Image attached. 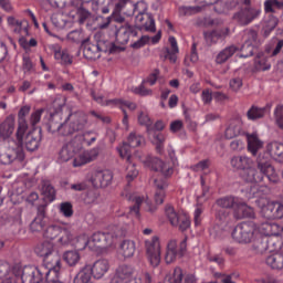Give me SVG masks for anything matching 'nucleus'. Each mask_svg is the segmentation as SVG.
I'll return each mask as SVG.
<instances>
[{
    "instance_id": "obj_28",
    "label": "nucleus",
    "mask_w": 283,
    "mask_h": 283,
    "mask_svg": "<svg viewBox=\"0 0 283 283\" xmlns=\"http://www.w3.org/2000/svg\"><path fill=\"white\" fill-rule=\"evenodd\" d=\"M19 273L10 271V264H0V283H19Z\"/></svg>"
},
{
    "instance_id": "obj_1",
    "label": "nucleus",
    "mask_w": 283,
    "mask_h": 283,
    "mask_svg": "<svg viewBox=\"0 0 283 283\" xmlns=\"http://www.w3.org/2000/svg\"><path fill=\"white\" fill-rule=\"evenodd\" d=\"M230 165L232 169L241 171L240 177L244 182L253 185L250 188V196L252 198H260V191L266 189V186H260V182H264V178H266L269 182H280V176H277L275 168L271 165L269 159L259 157L256 159V168H254L252 158L239 155L231 158Z\"/></svg>"
},
{
    "instance_id": "obj_59",
    "label": "nucleus",
    "mask_w": 283,
    "mask_h": 283,
    "mask_svg": "<svg viewBox=\"0 0 283 283\" xmlns=\"http://www.w3.org/2000/svg\"><path fill=\"white\" fill-rule=\"evenodd\" d=\"M270 154L274 158H283V144L274 142L270 145Z\"/></svg>"
},
{
    "instance_id": "obj_5",
    "label": "nucleus",
    "mask_w": 283,
    "mask_h": 283,
    "mask_svg": "<svg viewBox=\"0 0 283 283\" xmlns=\"http://www.w3.org/2000/svg\"><path fill=\"white\" fill-rule=\"evenodd\" d=\"M151 283V275L144 273L142 276L134 277V268L129 265H119L111 283Z\"/></svg>"
},
{
    "instance_id": "obj_21",
    "label": "nucleus",
    "mask_w": 283,
    "mask_h": 283,
    "mask_svg": "<svg viewBox=\"0 0 283 283\" xmlns=\"http://www.w3.org/2000/svg\"><path fill=\"white\" fill-rule=\"evenodd\" d=\"M101 154V148L95 147L88 150H84L80 155H77L73 160V167H83V165H87L90 163H94L98 155Z\"/></svg>"
},
{
    "instance_id": "obj_31",
    "label": "nucleus",
    "mask_w": 283,
    "mask_h": 283,
    "mask_svg": "<svg viewBox=\"0 0 283 283\" xmlns=\"http://www.w3.org/2000/svg\"><path fill=\"white\" fill-rule=\"evenodd\" d=\"M216 205L221 209H233L235 211L238 205H242V199L235 196H226L217 199Z\"/></svg>"
},
{
    "instance_id": "obj_55",
    "label": "nucleus",
    "mask_w": 283,
    "mask_h": 283,
    "mask_svg": "<svg viewBox=\"0 0 283 283\" xmlns=\"http://www.w3.org/2000/svg\"><path fill=\"white\" fill-rule=\"evenodd\" d=\"M48 224V221L43 219V217H35L34 220L30 224V230L34 232L43 231L45 230V226Z\"/></svg>"
},
{
    "instance_id": "obj_49",
    "label": "nucleus",
    "mask_w": 283,
    "mask_h": 283,
    "mask_svg": "<svg viewBox=\"0 0 283 283\" xmlns=\"http://www.w3.org/2000/svg\"><path fill=\"white\" fill-rule=\"evenodd\" d=\"M70 244H74L77 251H83L87 249V247L90 249V238L87 237V234H81L76 238L75 242H74V239H72Z\"/></svg>"
},
{
    "instance_id": "obj_7",
    "label": "nucleus",
    "mask_w": 283,
    "mask_h": 283,
    "mask_svg": "<svg viewBox=\"0 0 283 283\" xmlns=\"http://www.w3.org/2000/svg\"><path fill=\"white\" fill-rule=\"evenodd\" d=\"M43 238L46 240H56L61 247H67L72 242L74 234L70 228L63 227L61 224L52 223L49 224L43 232Z\"/></svg>"
},
{
    "instance_id": "obj_4",
    "label": "nucleus",
    "mask_w": 283,
    "mask_h": 283,
    "mask_svg": "<svg viewBox=\"0 0 283 283\" xmlns=\"http://www.w3.org/2000/svg\"><path fill=\"white\" fill-rule=\"evenodd\" d=\"M147 2L138 1L134 7L135 23L139 30H145L146 32H156V20L154 15L147 13Z\"/></svg>"
},
{
    "instance_id": "obj_53",
    "label": "nucleus",
    "mask_w": 283,
    "mask_h": 283,
    "mask_svg": "<svg viewBox=\"0 0 283 283\" xmlns=\"http://www.w3.org/2000/svg\"><path fill=\"white\" fill-rule=\"evenodd\" d=\"M255 52V45L244 42L241 48H239L238 57L239 59H249Z\"/></svg>"
},
{
    "instance_id": "obj_58",
    "label": "nucleus",
    "mask_w": 283,
    "mask_h": 283,
    "mask_svg": "<svg viewBox=\"0 0 283 283\" xmlns=\"http://www.w3.org/2000/svg\"><path fill=\"white\" fill-rule=\"evenodd\" d=\"M99 193L96 190H88L84 197V205H97Z\"/></svg>"
},
{
    "instance_id": "obj_42",
    "label": "nucleus",
    "mask_w": 283,
    "mask_h": 283,
    "mask_svg": "<svg viewBox=\"0 0 283 283\" xmlns=\"http://www.w3.org/2000/svg\"><path fill=\"white\" fill-rule=\"evenodd\" d=\"M268 242V251L273 253L274 251H280L283 247L282 235L280 234H272L271 237H265Z\"/></svg>"
},
{
    "instance_id": "obj_47",
    "label": "nucleus",
    "mask_w": 283,
    "mask_h": 283,
    "mask_svg": "<svg viewBox=\"0 0 283 283\" xmlns=\"http://www.w3.org/2000/svg\"><path fill=\"white\" fill-rule=\"evenodd\" d=\"M269 70H271L269 57L264 55H258L254 60V72H266Z\"/></svg>"
},
{
    "instance_id": "obj_27",
    "label": "nucleus",
    "mask_w": 283,
    "mask_h": 283,
    "mask_svg": "<svg viewBox=\"0 0 283 283\" xmlns=\"http://www.w3.org/2000/svg\"><path fill=\"white\" fill-rule=\"evenodd\" d=\"M247 142H248V151L252 155V156H258V151H260V149H262L264 147V142H262V139H260V136L258 135V133H248L245 135Z\"/></svg>"
},
{
    "instance_id": "obj_50",
    "label": "nucleus",
    "mask_w": 283,
    "mask_h": 283,
    "mask_svg": "<svg viewBox=\"0 0 283 283\" xmlns=\"http://www.w3.org/2000/svg\"><path fill=\"white\" fill-rule=\"evenodd\" d=\"M275 9L276 10H282L283 9V2L279 0H265L264 1V12L266 14H275Z\"/></svg>"
},
{
    "instance_id": "obj_2",
    "label": "nucleus",
    "mask_w": 283,
    "mask_h": 283,
    "mask_svg": "<svg viewBox=\"0 0 283 283\" xmlns=\"http://www.w3.org/2000/svg\"><path fill=\"white\" fill-rule=\"evenodd\" d=\"M34 253L39 258H43V264L39 268L25 265L20 270L18 275L22 283H40L45 280L43 275L57 277L60 273H63V262L61 255L54 251V243L50 241L40 242L35 245Z\"/></svg>"
},
{
    "instance_id": "obj_30",
    "label": "nucleus",
    "mask_w": 283,
    "mask_h": 283,
    "mask_svg": "<svg viewBox=\"0 0 283 283\" xmlns=\"http://www.w3.org/2000/svg\"><path fill=\"white\" fill-rule=\"evenodd\" d=\"M51 50L54 52V59L55 61H59L61 65H72L73 57L70 55V52L67 50H61V46L59 44H53L51 46Z\"/></svg>"
},
{
    "instance_id": "obj_33",
    "label": "nucleus",
    "mask_w": 283,
    "mask_h": 283,
    "mask_svg": "<svg viewBox=\"0 0 283 283\" xmlns=\"http://www.w3.org/2000/svg\"><path fill=\"white\" fill-rule=\"evenodd\" d=\"M83 55L88 61H96L101 59V46L91 42H83Z\"/></svg>"
},
{
    "instance_id": "obj_18",
    "label": "nucleus",
    "mask_w": 283,
    "mask_h": 283,
    "mask_svg": "<svg viewBox=\"0 0 283 283\" xmlns=\"http://www.w3.org/2000/svg\"><path fill=\"white\" fill-rule=\"evenodd\" d=\"M106 107H119V109H122V112L124 114L122 123H123V125H125V127H128L129 126V117L127 116L126 109H130L132 112H134V109H136V104H134V102L124 101L122 98H114V99H109L108 102H106Z\"/></svg>"
},
{
    "instance_id": "obj_19",
    "label": "nucleus",
    "mask_w": 283,
    "mask_h": 283,
    "mask_svg": "<svg viewBox=\"0 0 283 283\" xmlns=\"http://www.w3.org/2000/svg\"><path fill=\"white\" fill-rule=\"evenodd\" d=\"M256 238H271V235H281L283 227L273 222H263L261 224H255Z\"/></svg>"
},
{
    "instance_id": "obj_45",
    "label": "nucleus",
    "mask_w": 283,
    "mask_h": 283,
    "mask_svg": "<svg viewBox=\"0 0 283 283\" xmlns=\"http://www.w3.org/2000/svg\"><path fill=\"white\" fill-rule=\"evenodd\" d=\"M63 260L69 266H76L81 262V253L76 250L66 251L63 253Z\"/></svg>"
},
{
    "instance_id": "obj_56",
    "label": "nucleus",
    "mask_w": 283,
    "mask_h": 283,
    "mask_svg": "<svg viewBox=\"0 0 283 283\" xmlns=\"http://www.w3.org/2000/svg\"><path fill=\"white\" fill-rule=\"evenodd\" d=\"M61 120V116L59 115H52L51 119L49 122V132L51 134H56V132L60 134L61 127H63V124L59 123Z\"/></svg>"
},
{
    "instance_id": "obj_44",
    "label": "nucleus",
    "mask_w": 283,
    "mask_h": 283,
    "mask_svg": "<svg viewBox=\"0 0 283 283\" xmlns=\"http://www.w3.org/2000/svg\"><path fill=\"white\" fill-rule=\"evenodd\" d=\"M120 253L124 258H134V253H136V242L133 240H124L120 243Z\"/></svg>"
},
{
    "instance_id": "obj_25",
    "label": "nucleus",
    "mask_w": 283,
    "mask_h": 283,
    "mask_svg": "<svg viewBox=\"0 0 283 283\" xmlns=\"http://www.w3.org/2000/svg\"><path fill=\"white\" fill-rule=\"evenodd\" d=\"M146 132L150 143L155 145L157 154H164L165 142L167 140V136L160 132H154V129L151 128H149V130Z\"/></svg>"
},
{
    "instance_id": "obj_43",
    "label": "nucleus",
    "mask_w": 283,
    "mask_h": 283,
    "mask_svg": "<svg viewBox=\"0 0 283 283\" xmlns=\"http://www.w3.org/2000/svg\"><path fill=\"white\" fill-rule=\"evenodd\" d=\"M41 191L44 198L49 200V202H54L56 200V189L53 188L50 181L42 180Z\"/></svg>"
},
{
    "instance_id": "obj_3",
    "label": "nucleus",
    "mask_w": 283,
    "mask_h": 283,
    "mask_svg": "<svg viewBox=\"0 0 283 283\" xmlns=\"http://www.w3.org/2000/svg\"><path fill=\"white\" fill-rule=\"evenodd\" d=\"M144 140L145 138H143V136L136 135V133H130L128 136V143H123V145L117 148L120 158L128 163L126 168L127 182H132V180L138 177V169H136V166L132 164V147H140Z\"/></svg>"
},
{
    "instance_id": "obj_24",
    "label": "nucleus",
    "mask_w": 283,
    "mask_h": 283,
    "mask_svg": "<svg viewBox=\"0 0 283 283\" xmlns=\"http://www.w3.org/2000/svg\"><path fill=\"white\" fill-rule=\"evenodd\" d=\"M137 34L134 27H119L115 32V41L118 45H127L129 36H136Z\"/></svg>"
},
{
    "instance_id": "obj_15",
    "label": "nucleus",
    "mask_w": 283,
    "mask_h": 283,
    "mask_svg": "<svg viewBox=\"0 0 283 283\" xmlns=\"http://www.w3.org/2000/svg\"><path fill=\"white\" fill-rule=\"evenodd\" d=\"M187 251V239H184L180 244L176 240H170L167 244L166 251V263L171 264L176 260V258H182L185 252Z\"/></svg>"
},
{
    "instance_id": "obj_48",
    "label": "nucleus",
    "mask_w": 283,
    "mask_h": 283,
    "mask_svg": "<svg viewBox=\"0 0 283 283\" xmlns=\"http://www.w3.org/2000/svg\"><path fill=\"white\" fill-rule=\"evenodd\" d=\"M202 4L197 6H182L179 7L180 17H192V14H198L202 10Z\"/></svg>"
},
{
    "instance_id": "obj_41",
    "label": "nucleus",
    "mask_w": 283,
    "mask_h": 283,
    "mask_svg": "<svg viewBox=\"0 0 283 283\" xmlns=\"http://www.w3.org/2000/svg\"><path fill=\"white\" fill-rule=\"evenodd\" d=\"M241 132L242 123L240 122V119H233L227 127L224 136L228 140H231V138L240 136Z\"/></svg>"
},
{
    "instance_id": "obj_40",
    "label": "nucleus",
    "mask_w": 283,
    "mask_h": 283,
    "mask_svg": "<svg viewBox=\"0 0 283 283\" xmlns=\"http://www.w3.org/2000/svg\"><path fill=\"white\" fill-rule=\"evenodd\" d=\"M155 202L156 205H163L165 202V189H167V180L155 179Z\"/></svg>"
},
{
    "instance_id": "obj_57",
    "label": "nucleus",
    "mask_w": 283,
    "mask_h": 283,
    "mask_svg": "<svg viewBox=\"0 0 283 283\" xmlns=\"http://www.w3.org/2000/svg\"><path fill=\"white\" fill-rule=\"evenodd\" d=\"M243 41L254 46L258 45V31L253 29L247 30L243 35Z\"/></svg>"
},
{
    "instance_id": "obj_46",
    "label": "nucleus",
    "mask_w": 283,
    "mask_h": 283,
    "mask_svg": "<svg viewBox=\"0 0 283 283\" xmlns=\"http://www.w3.org/2000/svg\"><path fill=\"white\" fill-rule=\"evenodd\" d=\"M252 249L255 253H265L269 251V243L266 242V237H256L252 240Z\"/></svg>"
},
{
    "instance_id": "obj_14",
    "label": "nucleus",
    "mask_w": 283,
    "mask_h": 283,
    "mask_svg": "<svg viewBox=\"0 0 283 283\" xmlns=\"http://www.w3.org/2000/svg\"><path fill=\"white\" fill-rule=\"evenodd\" d=\"M125 197L127 200L134 203V206L130 207L129 213L130 216H135V218H140V205L147 206V211L154 212L155 208L151 206V201H149L148 198H145L144 196H139L136 193H126Z\"/></svg>"
},
{
    "instance_id": "obj_54",
    "label": "nucleus",
    "mask_w": 283,
    "mask_h": 283,
    "mask_svg": "<svg viewBox=\"0 0 283 283\" xmlns=\"http://www.w3.org/2000/svg\"><path fill=\"white\" fill-rule=\"evenodd\" d=\"M275 28H277V18H275L274 15H270L263 25L264 36H269V34H271L275 30Z\"/></svg>"
},
{
    "instance_id": "obj_37",
    "label": "nucleus",
    "mask_w": 283,
    "mask_h": 283,
    "mask_svg": "<svg viewBox=\"0 0 283 283\" xmlns=\"http://www.w3.org/2000/svg\"><path fill=\"white\" fill-rule=\"evenodd\" d=\"M150 167L154 171H160L166 178L174 174V168L165 164L160 158H153L150 160Z\"/></svg>"
},
{
    "instance_id": "obj_10",
    "label": "nucleus",
    "mask_w": 283,
    "mask_h": 283,
    "mask_svg": "<svg viewBox=\"0 0 283 283\" xmlns=\"http://www.w3.org/2000/svg\"><path fill=\"white\" fill-rule=\"evenodd\" d=\"M123 231L117 230L114 232H95L90 239V249L91 251H98V249H109L116 240L120 238Z\"/></svg>"
},
{
    "instance_id": "obj_35",
    "label": "nucleus",
    "mask_w": 283,
    "mask_h": 283,
    "mask_svg": "<svg viewBox=\"0 0 283 283\" xmlns=\"http://www.w3.org/2000/svg\"><path fill=\"white\" fill-rule=\"evenodd\" d=\"M233 213L237 220H242L244 218H253L255 216L253 208L249 207L247 202H244L242 199L241 203L237 205V208Z\"/></svg>"
},
{
    "instance_id": "obj_34",
    "label": "nucleus",
    "mask_w": 283,
    "mask_h": 283,
    "mask_svg": "<svg viewBox=\"0 0 283 283\" xmlns=\"http://www.w3.org/2000/svg\"><path fill=\"white\" fill-rule=\"evenodd\" d=\"M7 23L14 34H20L22 36L28 34V24H23V21L10 15L7 18Z\"/></svg>"
},
{
    "instance_id": "obj_60",
    "label": "nucleus",
    "mask_w": 283,
    "mask_h": 283,
    "mask_svg": "<svg viewBox=\"0 0 283 283\" xmlns=\"http://www.w3.org/2000/svg\"><path fill=\"white\" fill-rule=\"evenodd\" d=\"M261 213L266 220H273V201L261 205Z\"/></svg>"
},
{
    "instance_id": "obj_8",
    "label": "nucleus",
    "mask_w": 283,
    "mask_h": 283,
    "mask_svg": "<svg viewBox=\"0 0 283 283\" xmlns=\"http://www.w3.org/2000/svg\"><path fill=\"white\" fill-rule=\"evenodd\" d=\"M25 159V153H23V139L22 143L15 145L14 148L8 147V143L0 142V163L1 165H10L14 160L23 163Z\"/></svg>"
},
{
    "instance_id": "obj_36",
    "label": "nucleus",
    "mask_w": 283,
    "mask_h": 283,
    "mask_svg": "<svg viewBox=\"0 0 283 283\" xmlns=\"http://www.w3.org/2000/svg\"><path fill=\"white\" fill-rule=\"evenodd\" d=\"M169 44H170V49L166 48L164 50V59L168 61H170V63H176L178 56V52H180V50L178 49V41L174 38V36H169L168 39Z\"/></svg>"
},
{
    "instance_id": "obj_22",
    "label": "nucleus",
    "mask_w": 283,
    "mask_h": 283,
    "mask_svg": "<svg viewBox=\"0 0 283 283\" xmlns=\"http://www.w3.org/2000/svg\"><path fill=\"white\" fill-rule=\"evenodd\" d=\"M15 129V120L13 115H9L0 123V138H2L3 143L8 140V138L12 137Z\"/></svg>"
},
{
    "instance_id": "obj_11",
    "label": "nucleus",
    "mask_w": 283,
    "mask_h": 283,
    "mask_svg": "<svg viewBox=\"0 0 283 283\" xmlns=\"http://www.w3.org/2000/svg\"><path fill=\"white\" fill-rule=\"evenodd\" d=\"M166 217L168 218L171 227H178L180 231H187L191 227V219L186 213H178L172 206H166Z\"/></svg>"
},
{
    "instance_id": "obj_64",
    "label": "nucleus",
    "mask_w": 283,
    "mask_h": 283,
    "mask_svg": "<svg viewBox=\"0 0 283 283\" xmlns=\"http://www.w3.org/2000/svg\"><path fill=\"white\" fill-rule=\"evenodd\" d=\"M274 116L279 129H283V105L276 106L274 111Z\"/></svg>"
},
{
    "instance_id": "obj_51",
    "label": "nucleus",
    "mask_w": 283,
    "mask_h": 283,
    "mask_svg": "<svg viewBox=\"0 0 283 283\" xmlns=\"http://www.w3.org/2000/svg\"><path fill=\"white\" fill-rule=\"evenodd\" d=\"M182 277H185V274L182 273L181 268H175L172 273H169L166 275V282L168 283H182Z\"/></svg>"
},
{
    "instance_id": "obj_20",
    "label": "nucleus",
    "mask_w": 283,
    "mask_h": 283,
    "mask_svg": "<svg viewBox=\"0 0 283 283\" xmlns=\"http://www.w3.org/2000/svg\"><path fill=\"white\" fill-rule=\"evenodd\" d=\"M30 106H22L18 113V129L15 133V138L19 143H23V136H25V132H28V120L25 116L30 114Z\"/></svg>"
},
{
    "instance_id": "obj_29",
    "label": "nucleus",
    "mask_w": 283,
    "mask_h": 283,
    "mask_svg": "<svg viewBox=\"0 0 283 283\" xmlns=\"http://www.w3.org/2000/svg\"><path fill=\"white\" fill-rule=\"evenodd\" d=\"M229 36V28L214 29L212 31L205 32V39L208 45H214L218 41L227 39Z\"/></svg>"
},
{
    "instance_id": "obj_6",
    "label": "nucleus",
    "mask_w": 283,
    "mask_h": 283,
    "mask_svg": "<svg viewBox=\"0 0 283 283\" xmlns=\"http://www.w3.org/2000/svg\"><path fill=\"white\" fill-rule=\"evenodd\" d=\"M87 125V117L82 112L71 113L60 128V136H72L83 132Z\"/></svg>"
},
{
    "instance_id": "obj_12",
    "label": "nucleus",
    "mask_w": 283,
    "mask_h": 283,
    "mask_svg": "<svg viewBox=\"0 0 283 283\" xmlns=\"http://www.w3.org/2000/svg\"><path fill=\"white\" fill-rule=\"evenodd\" d=\"M145 250L149 263L156 269V266L160 265V238L155 235L145 241Z\"/></svg>"
},
{
    "instance_id": "obj_26",
    "label": "nucleus",
    "mask_w": 283,
    "mask_h": 283,
    "mask_svg": "<svg viewBox=\"0 0 283 283\" xmlns=\"http://www.w3.org/2000/svg\"><path fill=\"white\" fill-rule=\"evenodd\" d=\"M239 52H240V46H237L234 44L226 46L216 56L217 65H222V64L227 63V61H229V59H233V56H238Z\"/></svg>"
},
{
    "instance_id": "obj_16",
    "label": "nucleus",
    "mask_w": 283,
    "mask_h": 283,
    "mask_svg": "<svg viewBox=\"0 0 283 283\" xmlns=\"http://www.w3.org/2000/svg\"><path fill=\"white\" fill-rule=\"evenodd\" d=\"M93 187H96L97 189H105V187H109L112 185V180H114V174L111 172V170H101L96 169L91 172L90 178Z\"/></svg>"
},
{
    "instance_id": "obj_13",
    "label": "nucleus",
    "mask_w": 283,
    "mask_h": 283,
    "mask_svg": "<svg viewBox=\"0 0 283 283\" xmlns=\"http://www.w3.org/2000/svg\"><path fill=\"white\" fill-rule=\"evenodd\" d=\"M261 14L262 9L243 7L239 12L234 13L233 19L238 21L240 25H249V23H253L255 19H259Z\"/></svg>"
},
{
    "instance_id": "obj_63",
    "label": "nucleus",
    "mask_w": 283,
    "mask_h": 283,
    "mask_svg": "<svg viewBox=\"0 0 283 283\" xmlns=\"http://www.w3.org/2000/svg\"><path fill=\"white\" fill-rule=\"evenodd\" d=\"M22 70L24 74H32V72H34V63H32V59H30V56H23Z\"/></svg>"
},
{
    "instance_id": "obj_61",
    "label": "nucleus",
    "mask_w": 283,
    "mask_h": 283,
    "mask_svg": "<svg viewBox=\"0 0 283 283\" xmlns=\"http://www.w3.org/2000/svg\"><path fill=\"white\" fill-rule=\"evenodd\" d=\"M60 213H62V216H64V218H72V216H74V210L72 208V203L69 201L62 202L60 205Z\"/></svg>"
},
{
    "instance_id": "obj_38",
    "label": "nucleus",
    "mask_w": 283,
    "mask_h": 283,
    "mask_svg": "<svg viewBox=\"0 0 283 283\" xmlns=\"http://www.w3.org/2000/svg\"><path fill=\"white\" fill-rule=\"evenodd\" d=\"M76 154V147L74 146V142H69L65 144L59 153L60 163H67L72 160Z\"/></svg>"
},
{
    "instance_id": "obj_17",
    "label": "nucleus",
    "mask_w": 283,
    "mask_h": 283,
    "mask_svg": "<svg viewBox=\"0 0 283 283\" xmlns=\"http://www.w3.org/2000/svg\"><path fill=\"white\" fill-rule=\"evenodd\" d=\"M217 226L210 228V235L214 239L222 238L224 233V226L229 222V211L221 208L216 213Z\"/></svg>"
},
{
    "instance_id": "obj_39",
    "label": "nucleus",
    "mask_w": 283,
    "mask_h": 283,
    "mask_svg": "<svg viewBox=\"0 0 283 283\" xmlns=\"http://www.w3.org/2000/svg\"><path fill=\"white\" fill-rule=\"evenodd\" d=\"M24 145L28 151H36L41 145V133L31 132L25 136Z\"/></svg>"
},
{
    "instance_id": "obj_32",
    "label": "nucleus",
    "mask_w": 283,
    "mask_h": 283,
    "mask_svg": "<svg viewBox=\"0 0 283 283\" xmlns=\"http://www.w3.org/2000/svg\"><path fill=\"white\" fill-rule=\"evenodd\" d=\"M264 262L272 271H283V252H275L265 256Z\"/></svg>"
},
{
    "instance_id": "obj_62",
    "label": "nucleus",
    "mask_w": 283,
    "mask_h": 283,
    "mask_svg": "<svg viewBox=\"0 0 283 283\" xmlns=\"http://www.w3.org/2000/svg\"><path fill=\"white\" fill-rule=\"evenodd\" d=\"M217 277H221L222 283H235V280L240 277V273L232 272L231 274L219 273Z\"/></svg>"
},
{
    "instance_id": "obj_9",
    "label": "nucleus",
    "mask_w": 283,
    "mask_h": 283,
    "mask_svg": "<svg viewBox=\"0 0 283 283\" xmlns=\"http://www.w3.org/2000/svg\"><path fill=\"white\" fill-rule=\"evenodd\" d=\"M232 238L239 244H250L254 238H258V230L253 221L241 222L232 231Z\"/></svg>"
},
{
    "instance_id": "obj_23",
    "label": "nucleus",
    "mask_w": 283,
    "mask_h": 283,
    "mask_svg": "<svg viewBox=\"0 0 283 283\" xmlns=\"http://www.w3.org/2000/svg\"><path fill=\"white\" fill-rule=\"evenodd\" d=\"M91 274L95 280H101L105 277L107 271H109V261L106 259H99L95 261L92 265L90 264Z\"/></svg>"
},
{
    "instance_id": "obj_52",
    "label": "nucleus",
    "mask_w": 283,
    "mask_h": 283,
    "mask_svg": "<svg viewBox=\"0 0 283 283\" xmlns=\"http://www.w3.org/2000/svg\"><path fill=\"white\" fill-rule=\"evenodd\" d=\"M264 114H266V108H260L258 106H252L248 113V119L249 120H258L260 118H264Z\"/></svg>"
}]
</instances>
